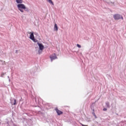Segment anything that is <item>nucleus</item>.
<instances>
[{
    "instance_id": "f257e3e1",
    "label": "nucleus",
    "mask_w": 126,
    "mask_h": 126,
    "mask_svg": "<svg viewBox=\"0 0 126 126\" xmlns=\"http://www.w3.org/2000/svg\"><path fill=\"white\" fill-rule=\"evenodd\" d=\"M17 7L21 12H24L23 9H26V7L24 4L21 3L17 5Z\"/></svg>"
},
{
    "instance_id": "f03ea898",
    "label": "nucleus",
    "mask_w": 126,
    "mask_h": 126,
    "mask_svg": "<svg viewBox=\"0 0 126 126\" xmlns=\"http://www.w3.org/2000/svg\"><path fill=\"white\" fill-rule=\"evenodd\" d=\"M114 18L115 20H119V19H124V17L119 14H117L114 15Z\"/></svg>"
},
{
    "instance_id": "7ed1b4c3",
    "label": "nucleus",
    "mask_w": 126,
    "mask_h": 126,
    "mask_svg": "<svg viewBox=\"0 0 126 126\" xmlns=\"http://www.w3.org/2000/svg\"><path fill=\"white\" fill-rule=\"evenodd\" d=\"M50 58L51 59V61L53 62V61H54V60H56V59H58V57H57V55H56V54L54 53L50 56Z\"/></svg>"
},
{
    "instance_id": "20e7f679",
    "label": "nucleus",
    "mask_w": 126,
    "mask_h": 126,
    "mask_svg": "<svg viewBox=\"0 0 126 126\" xmlns=\"http://www.w3.org/2000/svg\"><path fill=\"white\" fill-rule=\"evenodd\" d=\"M55 110L56 111V113H57V115H58V116H61V115H63V111L59 110V109H58V108H55Z\"/></svg>"
},
{
    "instance_id": "39448f33",
    "label": "nucleus",
    "mask_w": 126,
    "mask_h": 126,
    "mask_svg": "<svg viewBox=\"0 0 126 126\" xmlns=\"http://www.w3.org/2000/svg\"><path fill=\"white\" fill-rule=\"evenodd\" d=\"M30 34H31V35L30 36V39H31V40H32V41H35V37H34V33L30 32Z\"/></svg>"
},
{
    "instance_id": "423d86ee",
    "label": "nucleus",
    "mask_w": 126,
    "mask_h": 126,
    "mask_svg": "<svg viewBox=\"0 0 126 126\" xmlns=\"http://www.w3.org/2000/svg\"><path fill=\"white\" fill-rule=\"evenodd\" d=\"M37 44L39 47V50H40V51H43L44 50V45L39 42H37Z\"/></svg>"
},
{
    "instance_id": "0eeeda50",
    "label": "nucleus",
    "mask_w": 126,
    "mask_h": 126,
    "mask_svg": "<svg viewBox=\"0 0 126 126\" xmlns=\"http://www.w3.org/2000/svg\"><path fill=\"white\" fill-rule=\"evenodd\" d=\"M54 30L55 31L58 32V25H57V24H55L54 25Z\"/></svg>"
},
{
    "instance_id": "6e6552de",
    "label": "nucleus",
    "mask_w": 126,
    "mask_h": 126,
    "mask_svg": "<svg viewBox=\"0 0 126 126\" xmlns=\"http://www.w3.org/2000/svg\"><path fill=\"white\" fill-rule=\"evenodd\" d=\"M16 1L17 3H20V4L23 2V0H16Z\"/></svg>"
},
{
    "instance_id": "1a4fd4ad",
    "label": "nucleus",
    "mask_w": 126,
    "mask_h": 126,
    "mask_svg": "<svg viewBox=\"0 0 126 126\" xmlns=\"http://www.w3.org/2000/svg\"><path fill=\"white\" fill-rule=\"evenodd\" d=\"M105 105L107 108H110V102H106Z\"/></svg>"
},
{
    "instance_id": "9d476101",
    "label": "nucleus",
    "mask_w": 126,
    "mask_h": 126,
    "mask_svg": "<svg viewBox=\"0 0 126 126\" xmlns=\"http://www.w3.org/2000/svg\"><path fill=\"white\" fill-rule=\"evenodd\" d=\"M48 0L49 3H51V4H53V5H54V3L53 2V1H52V0Z\"/></svg>"
},
{
    "instance_id": "9b49d317",
    "label": "nucleus",
    "mask_w": 126,
    "mask_h": 126,
    "mask_svg": "<svg viewBox=\"0 0 126 126\" xmlns=\"http://www.w3.org/2000/svg\"><path fill=\"white\" fill-rule=\"evenodd\" d=\"M77 47H78V48H81V45H79V44H77Z\"/></svg>"
},
{
    "instance_id": "f8f14e48",
    "label": "nucleus",
    "mask_w": 126,
    "mask_h": 126,
    "mask_svg": "<svg viewBox=\"0 0 126 126\" xmlns=\"http://www.w3.org/2000/svg\"><path fill=\"white\" fill-rule=\"evenodd\" d=\"M16 99H14V102L13 103V105H16Z\"/></svg>"
},
{
    "instance_id": "ddd939ff",
    "label": "nucleus",
    "mask_w": 126,
    "mask_h": 126,
    "mask_svg": "<svg viewBox=\"0 0 126 126\" xmlns=\"http://www.w3.org/2000/svg\"><path fill=\"white\" fill-rule=\"evenodd\" d=\"M103 111H107V108H103Z\"/></svg>"
},
{
    "instance_id": "4468645a",
    "label": "nucleus",
    "mask_w": 126,
    "mask_h": 126,
    "mask_svg": "<svg viewBox=\"0 0 126 126\" xmlns=\"http://www.w3.org/2000/svg\"><path fill=\"white\" fill-rule=\"evenodd\" d=\"M26 11H29V10H28V9L27 8L26 10Z\"/></svg>"
},
{
    "instance_id": "2eb2a0df",
    "label": "nucleus",
    "mask_w": 126,
    "mask_h": 126,
    "mask_svg": "<svg viewBox=\"0 0 126 126\" xmlns=\"http://www.w3.org/2000/svg\"><path fill=\"white\" fill-rule=\"evenodd\" d=\"M94 117H96V115H95V113H94Z\"/></svg>"
},
{
    "instance_id": "dca6fc26",
    "label": "nucleus",
    "mask_w": 126,
    "mask_h": 126,
    "mask_svg": "<svg viewBox=\"0 0 126 126\" xmlns=\"http://www.w3.org/2000/svg\"><path fill=\"white\" fill-rule=\"evenodd\" d=\"M2 75H4V73H2Z\"/></svg>"
}]
</instances>
